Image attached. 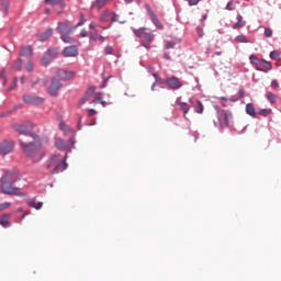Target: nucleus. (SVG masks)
I'll list each match as a JSON object with an SVG mask.
<instances>
[{
    "instance_id": "f257e3e1",
    "label": "nucleus",
    "mask_w": 281,
    "mask_h": 281,
    "mask_svg": "<svg viewBox=\"0 0 281 281\" xmlns=\"http://www.w3.org/2000/svg\"><path fill=\"white\" fill-rule=\"evenodd\" d=\"M19 181V172L16 170L4 171V175L0 178L1 182V192L3 194H9V196H25V193L21 192V188L13 187L14 183Z\"/></svg>"
},
{
    "instance_id": "f03ea898",
    "label": "nucleus",
    "mask_w": 281,
    "mask_h": 281,
    "mask_svg": "<svg viewBox=\"0 0 281 281\" xmlns=\"http://www.w3.org/2000/svg\"><path fill=\"white\" fill-rule=\"evenodd\" d=\"M20 146L23 153L26 155V157H31L34 164H38V161H41V159L45 157V153H42L38 157H36L41 148H43V144L38 138H36L35 142H31V143H25L23 140H20Z\"/></svg>"
},
{
    "instance_id": "7ed1b4c3",
    "label": "nucleus",
    "mask_w": 281,
    "mask_h": 281,
    "mask_svg": "<svg viewBox=\"0 0 281 281\" xmlns=\"http://www.w3.org/2000/svg\"><path fill=\"white\" fill-rule=\"evenodd\" d=\"M53 168L50 171V175H58L59 172H65L67 170V154H65L64 159L60 157V155H54L50 157V160L46 162V169L49 170V168Z\"/></svg>"
},
{
    "instance_id": "20e7f679",
    "label": "nucleus",
    "mask_w": 281,
    "mask_h": 281,
    "mask_svg": "<svg viewBox=\"0 0 281 281\" xmlns=\"http://www.w3.org/2000/svg\"><path fill=\"white\" fill-rule=\"evenodd\" d=\"M12 128L16 131V133H20V135H26L27 137H32V139H38V135H36L34 132V123L32 122H25L22 124L15 123L12 125Z\"/></svg>"
},
{
    "instance_id": "39448f33",
    "label": "nucleus",
    "mask_w": 281,
    "mask_h": 281,
    "mask_svg": "<svg viewBox=\"0 0 281 281\" xmlns=\"http://www.w3.org/2000/svg\"><path fill=\"white\" fill-rule=\"evenodd\" d=\"M215 110L217 113L220 126L222 128H227V126H229V123L232 122V113L229 111L218 109V106H215Z\"/></svg>"
},
{
    "instance_id": "423d86ee",
    "label": "nucleus",
    "mask_w": 281,
    "mask_h": 281,
    "mask_svg": "<svg viewBox=\"0 0 281 281\" xmlns=\"http://www.w3.org/2000/svg\"><path fill=\"white\" fill-rule=\"evenodd\" d=\"M60 89H63V83L60 82V80L58 78L53 77L50 79V85L47 89V93H49V95H52V98H57L58 91H60Z\"/></svg>"
},
{
    "instance_id": "0eeeda50",
    "label": "nucleus",
    "mask_w": 281,
    "mask_h": 281,
    "mask_svg": "<svg viewBox=\"0 0 281 281\" xmlns=\"http://www.w3.org/2000/svg\"><path fill=\"white\" fill-rule=\"evenodd\" d=\"M56 32H58V34H60V36L65 35V34H74V32H76V26L69 24L68 21L58 22L57 27H56Z\"/></svg>"
},
{
    "instance_id": "6e6552de",
    "label": "nucleus",
    "mask_w": 281,
    "mask_h": 281,
    "mask_svg": "<svg viewBox=\"0 0 281 281\" xmlns=\"http://www.w3.org/2000/svg\"><path fill=\"white\" fill-rule=\"evenodd\" d=\"M55 76L56 78H58V80H61L63 82H67V80H71V78L76 76V72L64 69V68H58L55 72Z\"/></svg>"
},
{
    "instance_id": "1a4fd4ad",
    "label": "nucleus",
    "mask_w": 281,
    "mask_h": 281,
    "mask_svg": "<svg viewBox=\"0 0 281 281\" xmlns=\"http://www.w3.org/2000/svg\"><path fill=\"white\" fill-rule=\"evenodd\" d=\"M14 150V143L12 140H3L0 143V155L5 157V155H10Z\"/></svg>"
},
{
    "instance_id": "9d476101",
    "label": "nucleus",
    "mask_w": 281,
    "mask_h": 281,
    "mask_svg": "<svg viewBox=\"0 0 281 281\" xmlns=\"http://www.w3.org/2000/svg\"><path fill=\"white\" fill-rule=\"evenodd\" d=\"M78 54H79V50H78V46L76 45L66 46L61 52V55L64 58H76Z\"/></svg>"
},
{
    "instance_id": "9b49d317",
    "label": "nucleus",
    "mask_w": 281,
    "mask_h": 281,
    "mask_svg": "<svg viewBox=\"0 0 281 281\" xmlns=\"http://www.w3.org/2000/svg\"><path fill=\"white\" fill-rule=\"evenodd\" d=\"M23 102H25V104L38 105V104H43V102H45V99L43 97L24 94Z\"/></svg>"
},
{
    "instance_id": "f8f14e48",
    "label": "nucleus",
    "mask_w": 281,
    "mask_h": 281,
    "mask_svg": "<svg viewBox=\"0 0 281 281\" xmlns=\"http://www.w3.org/2000/svg\"><path fill=\"white\" fill-rule=\"evenodd\" d=\"M166 85L167 87H169V89H172L173 91H177V89H181V87H183L181 80H179V78H177L176 76L167 78Z\"/></svg>"
},
{
    "instance_id": "ddd939ff",
    "label": "nucleus",
    "mask_w": 281,
    "mask_h": 281,
    "mask_svg": "<svg viewBox=\"0 0 281 281\" xmlns=\"http://www.w3.org/2000/svg\"><path fill=\"white\" fill-rule=\"evenodd\" d=\"M146 10H147V12L150 16V21L155 25V27H157V30H164V24H161V22H159V18H157V14H155L153 9H150V5L147 4Z\"/></svg>"
},
{
    "instance_id": "4468645a",
    "label": "nucleus",
    "mask_w": 281,
    "mask_h": 281,
    "mask_svg": "<svg viewBox=\"0 0 281 281\" xmlns=\"http://www.w3.org/2000/svg\"><path fill=\"white\" fill-rule=\"evenodd\" d=\"M249 60H250V65H252V67H255L256 71H267V70L262 69V67H260V65H262V59L258 58V56L250 55Z\"/></svg>"
},
{
    "instance_id": "2eb2a0df",
    "label": "nucleus",
    "mask_w": 281,
    "mask_h": 281,
    "mask_svg": "<svg viewBox=\"0 0 281 281\" xmlns=\"http://www.w3.org/2000/svg\"><path fill=\"white\" fill-rule=\"evenodd\" d=\"M241 98H245V90L239 89L237 97H220V100H223L224 102H238V100H241Z\"/></svg>"
},
{
    "instance_id": "dca6fc26",
    "label": "nucleus",
    "mask_w": 281,
    "mask_h": 281,
    "mask_svg": "<svg viewBox=\"0 0 281 281\" xmlns=\"http://www.w3.org/2000/svg\"><path fill=\"white\" fill-rule=\"evenodd\" d=\"M190 104L193 106L195 113H203V111H205V108L203 106V102L199 101V100H190Z\"/></svg>"
},
{
    "instance_id": "f3484780",
    "label": "nucleus",
    "mask_w": 281,
    "mask_h": 281,
    "mask_svg": "<svg viewBox=\"0 0 281 281\" xmlns=\"http://www.w3.org/2000/svg\"><path fill=\"white\" fill-rule=\"evenodd\" d=\"M53 34H54V29L49 27L45 32L41 33L38 35V38H40L41 43H45V42L49 41V38Z\"/></svg>"
},
{
    "instance_id": "a211bd4d",
    "label": "nucleus",
    "mask_w": 281,
    "mask_h": 281,
    "mask_svg": "<svg viewBox=\"0 0 281 281\" xmlns=\"http://www.w3.org/2000/svg\"><path fill=\"white\" fill-rule=\"evenodd\" d=\"M46 56H49L53 60L58 58L60 49L58 47H48L45 52Z\"/></svg>"
},
{
    "instance_id": "6ab92c4d",
    "label": "nucleus",
    "mask_w": 281,
    "mask_h": 281,
    "mask_svg": "<svg viewBox=\"0 0 281 281\" xmlns=\"http://www.w3.org/2000/svg\"><path fill=\"white\" fill-rule=\"evenodd\" d=\"M9 218H12V213L1 215L0 225H2V227H11L12 224L8 221Z\"/></svg>"
},
{
    "instance_id": "aec40b11",
    "label": "nucleus",
    "mask_w": 281,
    "mask_h": 281,
    "mask_svg": "<svg viewBox=\"0 0 281 281\" xmlns=\"http://www.w3.org/2000/svg\"><path fill=\"white\" fill-rule=\"evenodd\" d=\"M55 147L58 150H68L69 149V145H67V143L63 138H57L56 139Z\"/></svg>"
},
{
    "instance_id": "412c9836",
    "label": "nucleus",
    "mask_w": 281,
    "mask_h": 281,
    "mask_svg": "<svg viewBox=\"0 0 281 281\" xmlns=\"http://www.w3.org/2000/svg\"><path fill=\"white\" fill-rule=\"evenodd\" d=\"M0 10L5 16L10 10V0H0Z\"/></svg>"
},
{
    "instance_id": "4be33fe9",
    "label": "nucleus",
    "mask_w": 281,
    "mask_h": 281,
    "mask_svg": "<svg viewBox=\"0 0 281 281\" xmlns=\"http://www.w3.org/2000/svg\"><path fill=\"white\" fill-rule=\"evenodd\" d=\"M237 22L233 25V30H238V27H245L247 22L243 20V15L240 13L237 14Z\"/></svg>"
},
{
    "instance_id": "5701e85b",
    "label": "nucleus",
    "mask_w": 281,
    "mask_h": 281,
    "mask_svg": "<svg viewBox=\"0 0 281 281\" xmlns=\"http://www.w3.org/2000/svg\"><path fill=\"white\" fill-rule=\"evenodd\" d=\"M180 109V111L183 112L184 117H187L188 113L190 112V104L186 103V102H176Z\"/></svg>"
},
{
    "instance_id": "b1692460",
    "label": "nucleus",
    "mask_w": 281,
    "mask_h": 281,
    "mask_svg": "<svg viewBox=\"0 0 281 281\" xmlns=\"http://www.w3.org/2000/svg\"><path fill=\"white\" fill-rule=\"evenodd\" d=\"M261 69H263L265 71H262L263 74H269V71H271V69H273V66L270 64V61H267L266 59H261V65H260Z\"/></svg>"
},
{
    "instance_id": "393cba45",
    "label": "nucleus",
    "mask_w": 281,
    "mask_h": 281,
    "mask_svg": "<svg viewBox=\"0 0 281 281\" xmlns=\"http://www.w3.org/2000/svg\"><path fill=\"white\" fill-rule=\"evenodd\" d=\"M246 113L247 115H250V117H256V108L254 106V103L246 104Z\"/></svg>"
},
{
    "instance_id": "a878e982",
    "label": "nucleus",
    "mask_w": 281,
    "mask_h": 281,
    "mask_svg": "<svg viewBox=\"0 0 281 281\" xmlns=\"http://www.w3.org/2000/svg\"><path fill=\"white\" fill-rule=\"evenodd\" d=\"M41 63L43 67H49V64L54 63V59H52L50 56L47 55V53H44V56L42 57Z\"/></svg>"
},
{
    "instance_id": "bb28decb",
    "label": "nucleus",
    "mask_w": 281,
    "mask_h": 281,
    "mask_svg": "<svg viewBox=\"0 0 281 281\" xmlns=\"http://www.w3.org/2000/svg\"><path fill=\"white\" fill-rule=\"evenodd\" d=\"M60 40L63 41V43H66L67 45H71V44L76 43V40L74 37L69 36V34L60 35Z\"/></svg>"
},
{
    "instance_id": "cd10ccee",
    "label": "nucleus",
    "mask_w": 281,
    "mask_h": 281,
    "mask_svg": "<svg viewBox=\"0 0 281 281\" xmlns=\"http://www.w3.org/2000/svg\"><path fill=\"white\" fill-rule=\"evenodd\" d=\"M44 2L48 5H59L60 8H65V2H63V0H44Z\"/></svg>"
},
{
    "instance_id": "c85d7f7f",
    "label": "nucleus",
    "mask_w": 281,
    "mask_h": 281,
    "mask_svg": "<svg viewBox=\"0 0 281 281\" xmlns=\"http://www.w3.org/2000/svg\"><path fill=\"white\" fill-rule=\"evenodd\" d=\"M20 56H32V46H24L20 49Z\"/></svg>"
},
{
    "instance_id": "c756f323",
    "label": "nucleus",
    "mask_w": 281,
    "mask_h": 281,
    "mask_svg": "<svg viewBox=\"0 0 281 281\" xmlns=\"http://www.w3.org/2000/svg\"><path fill=\"white\" fill-rule=\"evenodd\" d=\"M132 30L135 36H137V38H143L144 34L146 33V27L132 29Z\"/></svg>"
},
{
    "instance_id": "7c9ffc66",
    "label": "nucleus",
    "mask_w": 281,
    "mask_h": 281,
    "mask_svg": "<svg viewBox=\"0 0 281 281\" xmlns=\"http://www.w3.org/2000/svg\"><path fill=\"white\" fill-rule=\"evenodd\" d=\"M143 38L146 41L147 45H150L155 38V35L153 33L145 32Z\"/></svg>"
},
{
    "instance_id": "2f4dec72",
    "label": "nucleus",
    "mask_w": 281,
    "mask_h": 281,
    "mask_svg": "<svg viewBox=\"0 0 281 281\" xmlns=\"http://www.w3.org/2000/svg\"><path fill=\"white\" fill-rule=\"evenodd\" d=\"M66 144L68 146L66 155H68V153H71V148H74V146H76V138H74V137L69 138Z\"/></svg>"
},
{
    "instance_id": "473e14b6",
    "label": "nucleus",
    "mask_w": 281,
    "mask_h": 281,
    "mask_svg": "<svg viewBox=\"0 0 281 281\" xmlns=\"http://www.w3.org/2000/svg\"><path fill=\"white\" fill-rule=\"evenodd\" d=\"M27 205H30V207H34L35 210H41L43 207V202L29 201Z\"/></svg>"
},
{
    "instance_id": "72a5a7b5",
    "label": "nucleus",
    "mask_w": 281,
    "mask_h": 281,
    "mask_svg": "<svg viewBox=\"0 0 281 281\" xmlns=\"http://www.w3.org/2000/svg\"><path fill=\"white\" fill-rule=\"evenodd\" d=\"M79 22L75 25V27H82V25H85V23H87V19H85V13H80L79 15Z\"/></svg>"
},
{
    "instance_id": "f704fd0d",
    "label": "nucleus",
    "mask_w": 281,
    "mask_h": 281,
    "mask_svg": "<svg viewBox=\"0 0 281 281\" xmlns=\"http://www.w3.org/2000/svg\"><path fill=\"white\" fill-rule=\"evenodd\" d=\"M266 98L270 104H276V94L273 92H267Z\"/></svg>"
},
{
    "instance_id": "c9c22d12",
    "label": "nucleus",
    "mask_w": 281,
    "mask_h": 281,
    "mask_svg": "<svg viewBox=\"0 0 281 281\" xmlns=\"http://www.w3.org/2000/svg\"><path fill=\"white\" fill-rule=\"evenodd\" d=\"M235 41L237 43H250L249 40L245 35H237L235 37Z\"/></svg>"
},
{
    "instance_id": "e433bc0d",
    "label": "nucleus",
    "mask_w": 281,
    "mask_h": 281,
    "mask_svg": "<svg viewBox=\"0 0 281 281\" xmlns=\"http://www.w3.org/2000/svg\"><path fill=\"white\" fill-rule=\"evenodd\" d=\"M259 115H262V117H267V116L271 115V109H261L259 111Z\"/></svg>"
},
{
    "instance_id": "4c0bfd02",
    "label": "nucleus",
    "mask_w": 281,
    "mask_h": 281,
    "mask_svg": "<svg viewBox=\"0 0 281 281\" xmlns=\"http://www.w3.org/2000/svg\"><path fill=\"white\" fill-rule=\"evenodd\" d=\"M270 58L271 60H278L280 58V52L278 50L270 52Z\"/></svg>"
},
{
    "instance_id": "58836bf2",
    "label": "nucleus",
    "mask_w": 281,
    "mask_h": 281,
    "mask_svg": "<svg viewBox=\"0 0 281 281\" xmlns=\"http://www.w3.org/2000/svg\"><path fill=\"white\" fill-rule=\"evenodd\" d=\"M15 69L18 71H21L23 69V59H21V58L16 59V61H15Z\"/></svg>"
},
{
    "instance_id": "ea45409f",
    "label": "nucleus",
    "mask_w": 281,
    "mask_h": 281,
    "mask_svg": "<svg viewBox=\"0 0 281 281\" xmlns=\"http://www.w3.org/2000/svg\"><path fill=\"white\" fill-rule=\"evenodd\" d=\"M272 36H273V30H271V27H266L265 29V37L271 38Z\"/></svg>"
},
{
    "instance_id": "a19ab883",
    "label": "nucleus",
    "mask_w": 281,
    "mask_h": 281,
    "mask_svg": "<svg viewBox=\"0 0 281 281\" xmlns=\"http://www.w3.org/2000/svg\"><path fill=\"white\" fill-rule=\"evenodd\" d=\"M90 98H91V97H89V95H87V94L85 93L83 98H81L80 101H79L78 108L80 109V106H82V104H85L86 102H89V99H90Z\"/></svg>"
},
{
    "instance_id": "79ce46f5",
    "label": "nucleus",
    "mask_w": 281,
    "mask_h": 281,
    "mask_svg": "<svg viewBox=\"0 0 281 281\" xmlns=\"http://www.w3.org/2000/svg\"><path fill=\"white\" fill-rule=\"evenodd\" d=\"M233 3H234V0L228 1L225 7V10H228L229 12H232L233 10H236V7Z\"/></svg>"
},
{
    "instance_id": "37998d69",
    "label": "nucleus",
    "mask_w": 281,
    "mask_h": 281,
    "mask_svg": "<svg viewBox=\"0 0 281 281\" xmlns=\"http://www.w3.org/2000/svg\"><path fill=\"white\" fill-rule=\"evenodd\" d=\"M95 93V87L91 86L88 88V90L86 91V95L88 97H92Z\"/></svg>"
},
{
    "instance_id": "c03bdc74",
    "label": "nucleus",
    "mask_w": 281,
    "mask_h": 281,
    "mask_svg": "<svg viewBox=\"0 0 281 281\" xmlns=\"http://www.w3.org/2000/svg\"><path fill=\"white\" fill-rule=\"evenodd\" d=\"M0 77H1L2 80H3V82H2L3 87H5V85H8V78H5V68H3V69L1 70Z\"/></svg>"
},
{
    "instance_id": "a18cd8bd",
    "label": "nucleus",
    "mask_w": 281,
    "mask_h": 281,
    "mask_svg": "<svg viewBox=\"0 0 281 281\" xmlns=\"http://www.w3.org/2000/svg\"><path fill=\"white\" fill-rule=\"evenodd\" d=\"M175 45H177L175 42L167 41L165 44L166 49H175Z\"/></svg>"
},
{
    "instance_id": "49530a36",
    "label": "nucleus",
    "mask_w": 281,
    "mask_h": 281,
    "mask_svg": "<svg viewBox=\"0 0 281 281\" xmlns=\"http://www.w3.org/2000/svg\"><path fill=\"white\" fill-rule=\"evenodd\" d=\"M106 1L109 0H95L94 3L98 5V8H104Z\"/></svg>"
},
{
    "instance_id": "de8ad7c7",
    "label": "nucleus",
    "mask_w": 281,
    "mask_h": 281,
    "mask_svg": "<svg viewBox=\"0 0 281 281\" xmlns=\"http://www.w3.org/2000/svg\"><path fill=\"white\" fill-rule=\"evenodd\" d=\"M101 23H106L109 21V12H104L100 18Z\"/></svg>"
},
{
    "instance_id": "09e8293b",
    "label": "nucleus",
    "mask_w": 281,
    "mask_h": 281,
    "mask_svg": "<svg viewBox=\"0 0 281 281\" xmlns=\"http://www.w3.org/2000/svg\"><path fill=\"white\" fill-rule=\"evenodd\" d=\"M10 202H3L0 204V212H3V210H8L10 207Z\"/></svg>"
},
{
    "instance_id": "8fccbe9b",
    "label": "nucleus",
    "mask_w": 281,
    "mask_h": 281,
    "mask_svg": "<svg viewBox=\"0 0 281 281\" xmlns=\"http://www.w3.org/2000/svg\"><path fill=\"white\" fill-rule=\"evenodd\" d=\"M16 82H19V78L14 77L13 78V83L11 87L8 89V91H13V89H16Z\"/></svg>"
},
{
    "instance_id": "3c124183",
    "label": "nucleus",
    "mask_w": 281,
    "mask_h": 281,
    "mask_svg": "<svg viewBox=\"0 0 281 281\" xmlns=\"http://www.w3.org/2000/svg\"><path fill=\"white\" fill-rule=\"evenodd\" d=\"M104 54H105V56H111V54H113V47L106 46L104 48Z\"/></svg>"
},
{
    "instance_id": "603ef678",
    "label": "nucleus",
    "mask_w": 281,
    "mask_h": 281,
    "mask_svg": "<svg viewBox=\"0 0 281 281\" xmlns=\"http://www.w3.org/2000/svg\"><path fill=\"white\" fill-rule=\"evenodd\" d=\"M59 128H60V131H65V133H71V128H69V127L65 128V123L64 122H61L59 124Z\"/></svg>"
},
{
    "instance_id": "864d4df0",
    "label": "nucleus",
    "mask_w": 281,
    "mask_h": 281,
    "mask_svg": "<svg viewBox=\"0 0 281 281\" xmlns=\"http://www.w3.org/2000/svg\"><path fill=\"white\" fill-rule=\"evenodd\" d=\"M270 87H272V89H280V83L274 79L271 81Z\"/></svg>"
},
{
    "instance_id": "5fc2aeb1",
    "label": "nucleus",
    "mask_w": 281,
    "mask_h": 281,
    "mask_svg": "<svg viewBox=\"0 0 281 281\" xmlns=\"http://www.w3.org/2000/svg\"><path fill=\"white\" fill-rule=\"evenodd\" d=\"M23 106V104H18L15 106H13L12 110L7 112V115H10L11 113H14V111H16L18 109H21Z\"/></svg>"
},
{
    "instance_id": "6e6d98bb",
    "label": "nucleus",
    "mask_w": 281,
    "mask_h": 281,
    "mask_svg": "<svg viewBox=\"0 0 281 281\" xmlns=\"http://www.w3.org/2000/svg\"><path fill=\"white\" fill-rule=\"evenodd\" d=\"M25 69H26V71H33L34 70V65H32V63H26V65H25Z\"/></svg>"
},
{
    "instance_id": "4d7b16f0",
    "label": "nucleus",
    "mask_w": 281,
    "mask_h": 281,
    "mask_svg": "<svg viewBox=\"0 0 281 281\" xmlns=\"http://www.w3.org/2000/svg\"><path fill=\"white\" fill-rule=\"evenodd\" d=\"M80 36H81L82 38H87V36H89V32H87V29H82V30L80 31Z\"/></svg>"
},
{
    "instance_id": "13d9d810",
    "label": "nucleus",
    "mask_w": 281,
    "mask_h": 281,
    "mask_svg": "<svg viewBox=\"0 0 281 281\" xmlns=\"http://www.w3.org/2000/svg\"><path fill=\"white\" fill-rule=\"evenodd\" d=\"M95 113H97L95 109L88 110V117H93Z\"/></svg>"
},
{
    "instance_id": "bf43d9fd",
    "label": "nucleus",
    "mask_w": 281,
    "mask_h": 281,
    "mask_svg": "<svg viewBox=\"0 0 281 281\" xmlns=\"http://www.w3.org/2000/svg\"><path fill=\"white\" fill-rule=\"evenodd\" d=\"M119 19H120V15H117V13H113L111 21H112V23H117Z\"/></svg>"
},
{
    "instance_id": "052dcab7",
    "label": "nucleus",
    "mask_w": 281,
    "mask_h": 281,
    "mask_svg": "<svg viewBox=\"0 0 281 281\" xmlns=\"http://www.w3.org/2000/svg\"><path fill=\"white\" fill-rule=\"evenodd\" d=\"M201 0H189V5L192 7V5H199V2Z\"/></svg>"
},
{
    "instance_id": "680f3d73",
    "label": "nucleus",
    "mask_w": 281,
    "mask_h": 281,
    "mask_svg": "<svg viewBox=\"0 0 281 281\" xmlns=\"http://www.w3.org/2000/svg\"><path fill=\"white\" fill-rule=\"evenodd\" d=\"M195 30H196V32H198L200 38H203V29L200 27V26H198Z\"/></svg>"
},
{
    "instance_id": "e2e57ef3",
    "label": "nucleus",
    "mask_w": 281,
    "mask_h": 281,
    "mask_svg": "<svg viewBox=\"0 0 281 281\" xmlns=\"http://www.w3.org/2000/svg\"><path fill=\"white\" fill-rule=\"evenodd\" d=\"M80 124H82V117H79V120H78L77 131H82V126H80Z\"/></svg>"
},
{
    "instance_id": "0e129e2a",
    "label": "nucleus",
    "mask_w": 281,
    "mask_h": 281,
    "mask_svg": "<svg viewBox=\"0 0 281 281\" xmlns=\"http://www.w3.org/2000/svg\"><path fill=\"white\" fill-rule=\"evenodd\" d=\"M156 82V85H166V79H162L161 77L157 80V81H155Z\"/></svg>"
},
{
    "instance_id": "69168bd1",
    "label": "nucleus",
    "mask_w": 281,
    "mask_h": 281,
    "mask_svg": "<svg viewBox=\"0 0 281 281\" xmlns=\"http://www.w3.org/2000/svg\"><path fill=\"white\" fill-rule=\"evenodd\" d=\"M89 38L90 41H94V42L98 41V37L93 35V33H90Z\"/></svg>"
},
{
    "instance_id": "338daca9",
    "label": "nucleus",
    "mask_w": 281,
    "mask_h": 281,
    "mask_svg": "<svg viewBox=\"0 0 281 281\" xmlns=\"http://www.w3.org/2000/svg\"><path fill=\"white\" fill-rule=\"evenodd\" d=\"M165 60H171L170 54L164 53Z\"/></svg>"
},
{
    "instance_id": "774afa93",
    "label": "nucleus",
    "mask_w": 281,
    "mask_h": 281,
    "mask_svg": "<svg viewBox=\"0 0 281 281\" xmlns=\"http://www.w3.org/2000/svg\"><path fill=\"white\" fill-rule=\"evenodd\" d=\"M94 98L95 100H102V93H97Z\"/></svg>"
}]
</instances>
